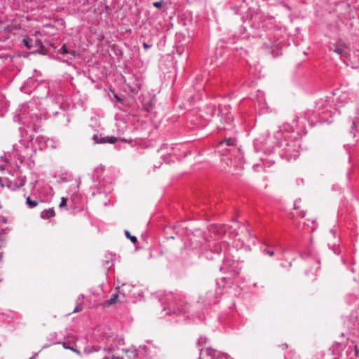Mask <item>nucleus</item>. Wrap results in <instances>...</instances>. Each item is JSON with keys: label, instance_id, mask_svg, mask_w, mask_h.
Returning a JSON list of instances; mask_svg holds the SVG:
<instances>
[{"label": "nucleus", "instance_id": "b1692460", "mask_svg": "<svg viewBox=\"0 0 359 359\" xmlns=\"http://www.w3.org/2000/svg\"><path fill=\"white\" fill-rule=\"evenodd\" d=\"M154 6H155L156 8H160L162 7V5H163V1H156L153 4Z\"/></svg>", "mask_w": 359, "mask_h": 359}, {"label": "nucleus", "instance_id": "f03ea898", "mask_svg": "<svg viewBox=\"0 0 359 359\" xmlns=\"http://www.w3.org/2000/svg\"><path fill=\"white\" fill-rule=\"evenodd\" d=\"M165 302L169 311L166 314L174 313L176 315L184 314L189 310V305L185 297L181 292H168L165 294Z\"/></svg>", "mask_w": 359, "mask_h": 359}, {"label": "nucleus", "instance_id": "7ed1b4c3", "mask_svg": "<svg viewBox=\"0 0 359 359\" xmlns=\"http://www.w3.org/2000/svg\"><path fill=\"white\" fill-rule=\"evenodd\" d=\"M215 111V107L212 105L194 111L193 113L198 121L197 124L201 126H207L211 121Z\"/></svg>", "mask_w": 359, "mask_h": 359}, {"label": "nucleus", "instance_id": "c9c22d12", "mask_svg": "<svg viewBox=\"0 0 359 359\" xmlns=\"http://www.w3.org/2000/svg\"><path fill=\"white\" fill-rule=\"evenodd\" d=\"M140 353H141V351H138V352L137 353V355H139Z\"/></svg>", "mask_w": 359, "mask_h": 359}, {"label": "nucleus", "instance_id": "4c0bfd02", "mask_svg": "<svg viewBox=\"0 0 359 359\" xmlns=\"http://www.w3.org/2000/svg\"><path fill=\"white\" fill-rule=\"evenodd\" d=\"M34 356H33V357L30 358L29 359H34Z\"/></svg>", "mask_w": 359, "mask_h": 359}, {"label": "nucleus", "instance_id": "f8f14e48", "mask_svg": "<svg viewBox=\"0 0 359 359\" xmlns=\"http://www.w3.org/2000/svg\"><path fill=\"white\" fill-rule=\"evenodd\" d=\"M217 118H219L220 121L231 122L233 120V116L229 114H226V116L223 118L222 114H218Z\"/></svg>", "mask_w": 359, "mask_h": 359}, {"label": "nucleus", "instance_id": "473e14b6", "mask_svg": "<svg viewBox=\"0 0 359 359\" xmlns=\"http://www.w3.org/2000/svg\"><path fill=\"white\" fill-rule=\"evenodd\" d=\"M297 202H298V201H296L294 202V208H296V209H297V208H298V207H297Z\"/></svg>", "mask_w": 359, "mask_h": 359}, {"label": "nucleus", "instance_id": "6ab92c4d", "mask_svg": "<svg viewBox=\"0 0 359 359\" xmlns=\"http://www.w3.org/2000/svg\"><path fill=\"white\" fill-rule=\"evenodd\" d=\"M285 359H300V356L290 351L288 353L287 355L285 356Z\"/></svg>", "mask_w": 359, "mask_h": 359}, {"label": "nucleus", "instance_id": "5701e85b", "mask_svg": "<svg viewBox=\"0 0 359 359\" xmlns=\"http://www.w3.org/2000/svg\"><path fill=\"white\" fill-rule=\"evenodd\" d=\"M67 198L65 197H62L61 198V202L59 205L60 208L65 207L67 205Z\"/></svg>", "mask_w": 359, "mask_h": 359}, {"label": "nucleus", "instance_id": "39448f33", "mask_svg": "<svg viewBox=\"0 0 359 359\" xmlns=\"http://www.w3.org/2000/svg\"><path fill=\"white\" fill-rule=\"evenodd\" d=\"M207 355L211 357L212 359H232L227 354L217 352L215 349L212 348H208L205 351Z\"/></svg>", "mask_w": 359, "mask_h": 359}, {"label": "nucleus", "instance_id": "bb28decb", "mask_svg": "<svg viewBox=\"0 0 359 359\" xmlns=\"http://www.w3.org/2000/svg\"><path fill=\"white\" fill-rule=\"evenodd\" d=\"M81 309H82V307H81V306H79V305H77V306H76V307L74 308V312L79 311H81Z\"/></svg>", "mask_w": 359, "mask_h": 359}, {"label": "nucleus", "instance_id": "e433bc0d", "mask_svg": "<svg viewBox=\"0 0 359 359\" xmlns=\"http://www.w3.org/2000/svg\"><path fill=\"white\" fill-rule=\"evenodd\" d=\"M330 231H331L333 234H334V231H333L332 229Z\"/></svg>", "mask_w": 359, "mask_h": 359}, {"label": "nucleus", "instance_id": "f257e3e1", "mask_svg": "<svg viewBox=\"0 0 359 359\" xmlns=\"http://www.w3.org/2000/svg\"><path fill=\"white\" fill-rule=\"evenodd\" d=\"M283 133L277 131L274 135L276 139V147L282 149V155H284L288 160L296 159L299 155L300 140L299 138H287L282 140Z\"/></svg>", "mask_w": 359, "mask_h": 359}, {"label": "nucleus", "instance_id": "dca6fc26", "mask_svg": "<svg viewBox=\"0 0 359 359\" xmlns=\"http://www.w3.org/2000/svg\"><path fill=\"white\" fill-rule=\"evenodd\" d=\"M224 144H226L227 146L233 145L234 140L231 139H225L219 142V147H222Z\"/></svg>", "mask_w": 359, "mask_h": 359}, {"label": "nucleus", "instance_id": "6e6552de", "mask_svg": "<svg viewBox=\"0 0 359 359\" xmlns=\"http://www.w3.org/2000/svg\"><path fill=\"white\" fill-rule=\"evenodd\" d=\"M55 215V211L52 208L44 210L41 212V217L43 219H49Z\"/></svg>", "mask_w": 359, "mask_h": 359}, {"label": "nucleus", "instance_id": "a878e982", "mask_svg": "<svg viewBox=\"0 0 359 359\" xmlns=\"http://www.w3.org/2000/svg\"><path fill=\"white\" fill-rule=\"evenodd\" d=\"M103 359H124L123 357H118L113 355L111 358L106 357Z\"/></svg>", "mask_w": 359, "mask_h": 359}, {"label": "nucleus", "instance_id": "2eb2a0df", "mask_svg": "<svg viewBox=\"0 0 359 359\" xmlns=\"http://www.w3.org/2000/svg\"><path fill=\"white\" fill-rule=\"evenodd\" d=\"M333 50L334 52L339 55L341 57H345L346 55V52L344 48L337 47Z\"/></svg>", "mask_w": 359, "mask_h": 359}, {"label": "nucleus", "instance_id": "20e7f679", "mask_svg": "<svg viewBox=\"0 0 359 359\" xmlns=\"http://www.w3.org/2000/svg\"><path fill=\"white\" fill-rule=\"evenodd\" d=\"M235 262L230 258H226L223 264L220 266L221 271H230L231 273L238 274L241 269L238 266H234Z\"/></svg>", "mask_w": 359, "mask_h": 359}, {"label": "nucleus", "instance_id": "393cba45", "mask_svg": "<svg viewBox=\"0 0 359 359\" xmlns=\"http://www.w3.org/2000/svg\"><path fill=\"white\" fill-rule=\"evenodd\" d=\"M264 253L269 255V256H273L274 255V252L272 250H263L262 251Z\"/></svg>", "mask_w": 359, "mask_h": 359}, {"label": "nucleus", "instance_id": "c756f323", "mask_svg": "<svg viewBox=\"0 0 359 359\" xmlns=\"http://www.w3.org/2000/svg\"><path fill=\"white\" fill-rule=\"evenodd\" d=\"M92 351H93L92 350H90V349H89V348H86L84 349V353H87V354H88V353H91Z\"/></svg>", "mask_w": 359, "mask_h": 359}, {"label": "nucleus", "instance_id": "72a5a7b5", "mask_svg": "<svg viewBox=\"0 0 359 359\" xmlns=\"http://www.w3.org/2000/svg\"><path fill=\"white\" fill-rule=\"evenodd\" d=\"M107 351L109 352V351H111V348H108L106 349Z\"/></svg>", "mask_w": 359, "mask_h": 359}, {"label": "nucleus", "instance_id": "c85d7f7f", "mask_svg": "<svg viewBox=\"0 0 359 359\" xmlns=\"http://www.w3.org/2000/svg\"><path fill=\"white\" fill-rule=\"evenodd\" d=\"M280 347L282 348V349H286L287 348L288 346L287 344H283L282 345H280Z\"/></svg>", "mask_w": 359, "mask_h": 359}, {"label": "nucleus", "instance_id": "aec40b11", "mask_svg": "<svg viewBox=\"0 0 359 359\" xmlns=\"http://www.w3.org/2000/svg\"><path fill=\"white\" fill-rule=\"evenodd\" d=\"M34 42L35 43V47L37 48L36 50H43V43L41 42V40L35 39V41Z\"/></svg>", "mask_w": 359, "mask_h": 359}, {"label": "nucleus", "instance_id": "4be33fe9", "mask_svg": "<svg viewBox=\"0 0 359 359\" xmlns=\"http://www.w3.org/2000/svg\"><path fill=\"white\" fill-rule=\"evenodd\" d=\"M59 53L64 54V55L67 54L69 53V51L67 50V49L66 48L65 44L62 45V46L61 47V48L59 50Z\"/></svg>", "mask_w": 359, "mask_h": 359}, {"label": "nucleus", "instance_id": "7c9ffc66", "mask_svg": "<svg viewBox=\"0 0 359 359\" xmlns=\"http://www.w3.org/2000/svg\"><path fill=\"white\" fill-rule=\"evenodd\" d=\"M0 185L1 187H4V184H3V179L1 177H0Z\"/></svg>", "mask_w": 359, "mask_h": 359}, {"label": "nucleus", "instance_id": "423d86ee", "mask_svg": "<svg viewBox=\"0 0 359 359\" xmlns=\"http://www.w3.org/2000/svg\"><path fill=\"white\" fill-rule=\"evenodd\" d=\"M26 183V177L23 176L15 178L13 181H11L8 184V187L13 190H18L23 187Z\"/></svg>", "mask_w": 359, "mask_h": 359}, {"label": "nucleus", "instance_id": "4468645a", "mask_svg": "<svg viewBox=\"0 0 359 359\" xmlns=\"http://www.w3.org/2000/svg\"><path fill=\"white\" fill-rule=\"evenodd\" d=\"M62 346L65 349H69V350L74 351V353H77L79 355H81V351L79 350H78L72 346H68L67 344L65 342L62 343Z\"/></svg>", "mask_w": 359, "mask_h": 359}, {"label": "nucleus", "instance_id": "9b49d317", "mask_svg": "<svg viewBox=\"0 0 359 359\" xmlns=\"http://www.w3.org/2000/svg\"><path fill=\"white\" fill-rule=\"evenodd\" d=\"M93 140L96 144H103L105 143V137H102L101 135L98 134H95L93 136Z\"/></svg>", "mask_w": 359, "mask_h": 359}, {"label": "nucleus", "instance_id": "f3484780", "mask_svg": "<svg viewBox=\"0 0 359 359\" xmlns=\"http://www.w3.org/2000/svg\"><path fill=\"white\" fill-rule=\"evenodd\" d=\"M125 235L126 236V237L128 238H129L130 240V241L133 243H136L137 241V239L136 238V236H131L130 232L128 231V230H126L125 231Z\"/></svg>", "mask_w": 359, "mask_h": 359}, {"label": "nucleus", "instance_id": "cd10ccee", "mask_svg": "<svg viewBox=\"0 0 359 359\" xmlns=\"http://www.w3.org/2000/svg\"><path fill=\"white\" fill-rule=\"evenodd\" d=\"M143 46L145 49H148L149 48H150L151 46V45H149L148 43H144L143 44Z\"/></svg>", "mask_w": 359, "mask_h": 359}, {"label": "nucleus", "instance_id": "ddd939ff", "mask_svg": "<svg viewBox=\"0 0 359 359\" xmlns=\"http://www.w3.org/2000/svg\"><path fill=\"white\" fill-rule=\"evenodd\" d=\"M26 205L29 208H33L38 205V202L36 201L31 200L30 197L28 196L26 199Z\"/></svg>", "mask_w": 359, "mask_h": 359}, {"label": "nucleus", "instance_id": "1a4fd4ad", "mask_svg": "<svg viewBox=\"0 0 359 359\" xmlns=\"http://www.w3.org/2000/svg\"><path fill=\"white\" fill-rule=\"evenodd\" d=\"M118 299V292H116V293L113 294L111 296V297L104 302V305L105 306H111L117 302Z\"/></svg>", "mask_w": 359, "mask_h": 359}, {"label": "nucleus", "instance_id": "0eeeda50", "mask_svg": "<svg viewBox=\"0 0 359 359\" xmlns=\"http://www.w3.org/2000/svg\"><path fill=\"white\" fill-rule=\"evenodd\" d=\"M214 297V292L210 291L208 292L205 296H201L198 299V302H201L204 304L210 305L212 303H215V302L213 299Z\"/></svg>", "mask_w": 359, "mask_h": 359}, {"label": "nucleus", "instance_id": "a211bd4d", "mask_svg": "<svg viewBox=\"0 0 359 359\" xmlns=\"http://www.w3.org/2000/svg\"><path fill=\"white\" fill-rule=\"evenodd\" d=\"M117 140L118 139L114 136H108L105 137V143L114 144Z\"/></svg>", "mask_w": 359, "mask_h": 359}, {"label": "nucleus", "instance_id": "9d476101", "mask_svg": "<svg viewBox=\"0 0 359 359\" xmlns=\"http://www.w3.org/2000/svg\"><path fill=\"white\" fill-rule=\"evenodd\" d=\"M34 41L30 39L29 37H25L22 40V43L25 46H26L27 48L31 49L34 45H33Z\"/></svg>", "mask_w": 359, "mask_h": 359}, {"label": "nucleus", "instance_id": "f704fd0d", "mask_svg": "<svg viewBox=\"0 0 359 359\" xmlns=\"http://www.w3.org/2000/svg\"><path fill=\"white\" fill-rule=\"evenodd\" d=\"M102 168H96L95 170L98 171L99 170H102Z\"/></svg>", "mask_w": 359, "mask_h": 359}, {"label": "nucleus", "instance_id": "2f4dec72", "mask_svg": "<svg viewBox=\"0 0 359 359\" xmlns=\"http://www.w3.org/2000/svg\"><path fill=\"white\" fill-rule=\"evenodd\" d=\"M305 215H306V214H305V212H301V213H300V216H301L302 217H304L305 216Z\"/></svg>", "mask_w": 359, "mask_h": 359}, {"label": "nucleus", "instance_id": "412c9836", "mask_svg": "<svg viewBox=\"0 0 359 359\" xmlns=\"http://www.w3.org/2000/svg\"><path fill=\"white\" fill-rule=\"evenodd\" d=\"M207 342V338L205 337H201L198 340V344L202 346Z\"/></svg>", "mask_w": 359, "mask_h": 359}]
</instances>
